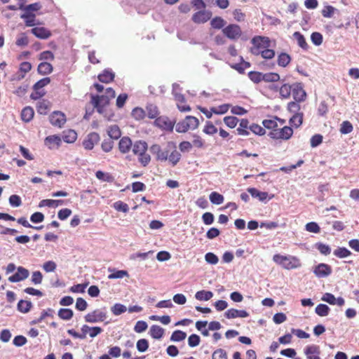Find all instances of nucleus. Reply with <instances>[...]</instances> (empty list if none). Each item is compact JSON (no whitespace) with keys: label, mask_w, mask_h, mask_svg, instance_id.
Segmentation results:
<instances>
[{"label":"nucleus","mask_w":359,"mask_h":359,"mask_svg":"<svg viewBox=\"0 0 359 359\" xmlns=\"http://www.w3.org/2000/svg\"><path fill=\"white\" fill-rule=\"evenodd\" d=\"M96 177L103 182H111L114 180V177L109 173H105L101 170H98L95 173Z\"/></svg>","instance_id":"052dcab7"},{"label":"nucleus","mask_w":359,"mask_h":359,"mask_svg":"<svg viewBox=\"0 0 359 359\" xmlns=\"http://www.w3.org/2000/svg\"><path fill=\"white\" fill-rule=\"evenodd\" d=\"M154 125L161 129L172 131L174 122L171 121L167 116H159L155 119Z\"/></svg>","instance_id":"9b49d317"},{"label":"nucleus","mask_w":359,"mask_h":359,"mask_svg":"<svg viewBox=\"0 0 359 359\" xmlns=\"http://www.w3.org/2000/svg\"><path fill=\"white\" fill-rule=\"evenodd\" d=\"M100 140V135L97 133L92 132L87 135L82 142V145L86 150H92L95 145Z\"/></svg>","instance_id":"423d86ee"},{"label":"nucleus","mask_w":359,"mask_h":359,"mask_svg":"<svg viewBox=\"0 0 359 359\" xmlns=\"http://www.w3.org/2000/svg\"><path fill=\"white\" fill-rule=\"evenodd\" d=\"M175 100L177 101V106L180 111H189L191 110V107L186 104L185 97L183 95H177L175 96Z\"/></svg>","instance_id":"bb28decb"},{"label":"nucleus","mask_w":359,"mask_h":359,"mask_svg":"<svg viewBox=\"0 0 359 359\" xmlns=\"http://www.w3.org/2000/svg\"><path fill=\"white\" fill-rule=\"evenodd\" d=\"M248 191L253 198H257L260 201H264L268 198V193L265 191H260L256 188H248Z\"/></svg>","instance_id":"c85d7f7f"},{"label":"nucleus","mask_w":359,"mask_h":359,"mask_svg":"<svg viewBox=\"0 0 359 359\" xmlns=\"http://www.w3.org/2000/svg\"><path fill=\"white\" fill-rule=\"evenodd\" d=\"M31 32L37 38L46 39L51 36V32L43 27H36L32 29Z\"/></svg>","instance_id":"aec40b11"},{"label":"nucleus","mask_w":359,"mask_h":359,"mask_svg":"<svg viewBox=\"0 0 359 359\" xmlns=\"http://www.w3.org/2000/svg\"><path fill=\"white\" fill-rule=\"evenodd\" d=\"M212 16V13L208 11L203 10L195 13L192 16V21L196 24L205 23L208 21Z\"/></svg>","instance_id":"2eb2a0df"},{"label":"nucleus","mask_w":359,"mask_h":359,"mask_svg":"<svg viewBox=\"0 0 359 359\" xmlns=\"http://www.w3.org/2000/svg\"><path fill=\"white\" fill-rule=\"evenodd\" d=\"M107 318V313L99 309L94 310L93 312L86 314L84 316L85 321L90 323L102 322Z\"/></svg>","instance_id":"1a4fd4ad"},{"label":"nucleus","mask_w":359,"mask_h":359,"mask_svg":"<svg viewBox=\"0 0 359 359\" xmlns=\"http://www.w3.org/2000/svg\"><path fill=\"white\" fill-rule=\"evenodd\" d=\"M147 115L149 118H156L159 112L158 107L154 104L147 106Z\"/></svg>","instance_id":"5fc2aeb1"},{"label":"nucleus","mask_w":359,"mask_h":359,"mask_svg":"<svg viewBox=\"0 0 359 359\" xmlns=\"http://www.w3.org/2000/svg\"><path fill=\"white\" fill-rule=\"evenodd\" d=\"M50 108V103L49 101L42 100L37 103L36 111L39 114L46 115L48 113Z\"/></svg>","instance_id":"a878e982"},{"label":"nucleus","mask_w":359,"mask_h":359,"mask_svg":"<svg viewBox=\"0 0 359 359\" xmlns=\"http://www.w3.org/2000/svg\"><path fill=\"white\" fill-rule=\"evenodd\" d=\"M133 146L132 140L128 137H123L118 142V149L121 153L126 154L130 151Z\"/></svg>","instance_id":"6ab92c4d"},{"label":"nucleus","mask_w":359,"mask_h":359,"mask_svg":"<svg viewBox=\"0 0 359 359\" xmlns=\"http://www.w3.org/2000/svg\"><path fill=\"white\" fill-rule=\"evenodd\" d=\"M50 123L59 128H61L66 123V116L64 113L55 111L49 116Z\"/></svg>","instance_id":"4468645a"},{"label":"nucleus","mask_w":359,"mask_h":359,"mask_svg":"<svg viewBox=\"0 0 359 359\" xmlns=\"http://www.w3.org/2000/svg\"><path fill=\"white\" fill-rule=\"evenodd\" d=\"M269 39L266 36H256L251 40L253 47L251 48V53L254 55H259L262 48L269 46Z\"/></svg>","instance_id":"20e7f679"},{"label":"nucleus","mask_w":359,"mask_h":359,"mask_svg":"<svg viewBox=\"0 0 359 359\" xmlns=\"http://www.w3.org/2000/svg\"><path fill=\"white\" fill-rule=\"evenodd\" d=\"M109 271L111 272V273L108 275L109 279L123 278L126 276H128V271L125 270H116L109 269Z\"/></svg>","instance_id":"e433bc0d"},{"label":"nucleus","mask_w":359,"mask_h":359,"mask_svg":"<svg viewBox=\"0 0 359 359\" xmlns=\"http://www.w3.org/2000/svg\"><path fill=\"white\" fill-rule=\"evenodd\" d=\"M131 115L135 120L140 121L146 116V111L140 107H135L132 111Z\"/></svg>","instance_id":"603ef678"},{"label":"nucleus","mask_w":359,"mask_h":359,"mask_svg":"<svg viewBox=\"0 0 359 359\" xmlns=\"http://www.w3.org/2000/svg\"><path fill=\"white\" fill-rule=\"evenodd\" d=\"M127 311V307L120 303H116L113 306L111 307V313L115 316H119L125 313Z\"/></svg>","instance_id":"3c124183"},{"label":"nucleus","mask_w":359,"mask_h":359,"mask_svg":"<svg viewBox=\"0 0 359 359\" xmlns=\"http://www.w3.org/2000/svg\"><path fill=\"white\" fill-rule=\"evenodd\" d=\"M37 70L39 74L41 75H47L53 72V67L50 63L43 62L39 65Z\"/></svg>","instance_id":"c756f323"},{"label":"nucleus","mask_w":359,"mask_h":359,"mask_svg":"<svg viewBox=\"0 0 359 359\" xmlns=\"http://www.w3.org/2000/svg\"><path fill=\"white\" fill-rule=\"evenodd\" d=\"M199 126V121L192 116H187L186 118L176 125V131L178 133H186L189 130H195Z\"/></svg>","instance_id":"f03ea898"},{"label":"nucleus","mask_w":359,"mask_h":359,"mask_svg":"<svg viewBox=\"0 0 359 359\" xmlns=\"http://www.w3.org/2000/svg\"><path fill=\"white\" fill-rule=\"evenodd\" d=\"M139 163L143 166L146 167L151 161V156L147 153V149H144L140 154L137 155Z\"/></svg>","instance_id":"58836bf2"},{"label":"nucleus","mask_w":359,"mask_h":359,"mask_svg":"<svg viewBox=\"0 0 359 359\" xmlns=\"http://www.w3.org/2000/svg\"><path fill=\"white\" fill-rule=\"evenodd\" d=\"M53 313H54V311L52 309H48L47 310H43L41 313L40 317L32 320L30 322V324L31 325H36V324L41 323L45 318L49 317V316L52 317Z\"/></svg>","instance_id":"37998d69"},{"label":"nucleus","mask_w":359,"mask_h":359,"mask_svg":"<svg viewBox=\"0 0 359 359\" xmlns=\"http://www.w3.org/2000/svg\"><path fill=\"white\" fill-rule=\"evenodd\" d=\"M224 196L216 191L212 192L210 195V201L215 205L222 204L224 202Z\"/></svg>","instance_id":"13d9d810"},{"label":"nucleus","mask_w":359,"mask_h":359,"mask_svg":"<svg viewBox=\"0 0 359 359\" xmlns=\"http://www.w3.org/2000/svg\"><path fill=\"white\" fill-rule=\"evenodd\" d=\"M77 138V133L73 130H68L64 132L63 140L67 143H73Z\"/></svg>","instance_id":"ea45409f"},{"label":"nucleus","mask_w":359,"mask_h":359,"mask_svg":"<svg viewBox=\"0 0 359 359\" xmlns=\"http://www.w3.org/2000/svg\"><path fill=\"white\" fill-rule=\"evenodd\" d=\"M263 73L252 71L248 73L249 79L255 83H259L263 81Z\"/></svg>","instance_id":"e2e57ef3"},{"label":"nucleus","mask_w":359,"mask_h":359,"mask_svg":"<svg viewBox=\"0 0 359 359\" xmlns=\"http://www.w3.org/2000/svg\"><path fill=\"white\" fill-rule=\"evenodd\" d=\"M223 34L231 40H238L242 35L241 27L236 24H230L222 29Z\"/></svg>","instance_id":"39448f33"},{"label":"nucleus","mask_w":359,"mask_h":359,"mask_svg":"<svg viewBox=\"0 0 359 359\" xmlns=\"http://www.w3.org/2000/svg\"><path fill=\"white\" fill-rule=\"evenodd\" d=\"M114 73L111 70L105 69L98 75V79L102 83H109L114 79Z\"/></svg>","instance_id":"b1692460"},{"label":"nucleus","mask_w":359,"mask_h":359,"mask_svg":"<svg viewBox=\"0 0 359 359\" xmlns=\"http://www.w3.org/2000/svg\"><path fill=\"white\" fill-rule=\"evenodd\" d=\"M353 130L352 123L348 121H343L340 125L339 131L343 135L351 133Z\"/></svg>","instance_id":"8fccbe9b"},{"label":"nucleus","mask_w":359,"mask_h":359,"mask_svg":"<svg viewBox=\"0 0 359 359\" xmlns=\"http://www.w3.org/2000/svg\"><path fill=\"white\" fill-rule=\"evenodd\" d=\"M333 254L339 258H344L347 257L349 255H351V252L350 250H348L346 248H338L337 249L334 250L333 252Z\"/></svg>","instance_id":"bf43d9fd"},{"label":"nucleus","mask_w":359,"mask_h":359,"mask_svg":"<svg viewBox=\"0 0 359 359\" xmlns=\"http://www.w3.org/2000/svg\"><path fill=\"white\" fill-rule=\"evenodd\" d=\"M201 337L196 334H191L188 338V345L191 347H196L199 345Z\"/></svg>","instance_id":"338daca9"},{"label":"nucleus","mask_w":359,"mask_h":359,"mask_svg":"<svg viewBox=\"0 0 359 359\" xmlns=\"http://www.w3.org/2000/svg\"><path fill=\"white\" fill-rule=\"evenodd\" d=\"M107 133L111 140H118L121 135V130L117 125L109 126L107 130Z\"/></svg>","instance_id":"f704fd0d"},{"label":"nucleus","mask_w":359,"mask_h":359,"mask_svg":"<svg viewBox=\"0 0 359 359\" xmlns=\"http://www.w3.org/2000/svg\"><path fill=\"white\" fill-rule=\"evenodd\" d=\"M332 272L331 266L327 264L321 263L318 264L313 269V273L318 278H325L329 276Z\"/></svg>","instance_id":"9d476101"},{"label":"nucleus","mask_w":359,"mask_h":359,"mask_svg":"<svg viewBox=\"0 0 359 359\" xmlns=\"http://www.w3.org/2000/svg\"><path fill=\"white\" fill-rule=\"evenodd\" d=\"M168 147L172 149V151H170L168 154V161L172 166H175L181 159V154L176 149V145L174 142H168Z\"/></svg>","instance_id":"ddd939ff"},{"label":"nucleus","mask_w":359,"mask_h":359,"mask_svg":"<svg viewBox=\"0 0 359 359\" xmlns=\"http://www.w3.org/2000/svg\"><path fill=\"white\" fill-rule=\"evenodd\" d=\"M22 19L25 20V25L27 27H33L35 25L38 24L36 22V15L32 12H26L25 11L20 16Z\"/></svg>","instance_id":"4be33fe9"},{"label":"nucleus","mask_w":359,"mask_h":359,"mask_svg":"<svg viewBox=\"0 0 359 359\" xmlns=\"http://www.w3.org/2000/svg\"><path fill=\"white\" fill-rule=\"evenodd\" d=\"M304 114L303 113H295L293 116L290 118L289 123L291 127H294L297 128L300 127L303 123Z\"/></svg>","instance_id":"393cba45"},{"label":"nucleus","mask_w":359,"mask_h":359,"mask_svg":"<svg viewBox=\"0 0 359 359\" xmlns=\"http://www.w3.org/2000/svg\"><path fill=\"white\" fill-rule=\"evenodd\" d=\"M262 79L265 82H276L280 80V75L276 72H269L263 74Z\"/></svg>","instance_id":"09e8293b"},{"label":"nucleus","mask_w":359,"mask_h":359,"mask_svg":"<svg viewBox=\"0 0 359 359\" xmlns=\"http://www.w3.org/2000/svg\"><path fill=\"white\" fill-rule=\"evenodd\" d=\"M151 152L155 155L158 161H165L168 160L170 149H163L159 144H155L150 147Z\"/></svg>","instance_id":"6e6552de"},{"label":"nucleus","mask_w":359,"mask_h":359,"mask_svg":"<svg viewBox=\"0 0 359 359\" xmlns=\"http://www.w3.org/2000/svg\"><path fill=\"white\" fill-rule=\"evenodd\" d=\"M149 341L146 339H140L137 341L136 347L139 352H145L149 348Z\"/></svg>","instance_id":"0e129e2a"},{"label":"nucleus","mask_w":359,"mask_h":359,"mask_svg":"<svg viewBox=\"0 0 359 359\" xmlns=\"http://www.w3.org/2000/svg\"><path fill=\"white\" fill-rule=\"evenodd\" d=\"M29 271L22 266L17 269V272L8 278V280L12 283L19 282L26 279L29 276Z\"/></svg>","instance_id":"dca6fc26"},{"label":"nucleus","mask_w":359,"mask_h":359,"mask_svg":"<svg viewBox=\"0 0 359 359\" xmlns=\"http://www.w3.org/2000/svg\"><path fill=\"white\" fill-rule=\"evenodd\" d=\"M31 69H32V65H31L30 62H22L20 65V67H19V72L21 74L18 76L17 79L18 80L22 79L25 76V74L27 72H29Z\"/></svg>","instance_id":"c9c22d12"},{"label":"nucleus","mask_w":359,"mask_h":359,"mask_svg":"<svg viewBox=\"0 0 359 359\" xmlns=\"http://www.w3.org/2000/svg\"><path fill=\"white\" fill-rule=\"evenodd\" d=\"M50 83L49 77H45L38 81L33 86L34 90H43L42 88Z\"/></svg>","instance_id":"69168bd1"},{"label":"nucleus","mask_w":359,"mask_h":359,"mask_svg":"<svg viewBox=\"0 0 359 359\" xmlns=\"http://www.w3.org/2000/svg\"><path fill=\"white\" fill-rule=\"evenodd\" d=\"M293 37L297 41L299 47L305 50H308L309 45L302 34H301L299 32H295L293 34Z\"/></svg>","instance_id":"7c9ffc66"},{"label":"nucleus","mask_w":359,"mask_h":359,"mask_svg":"<svg viewBox=\"0 0 359 359\" xmlns=\"http://www.w3.org/2000/svg\"><path fill=\"white\" fill-rule=\"evenodd\" d=\"M224 316L228 319L236 318H246L249 316V313L245 310L230 309L224 313Z\"/></svg>","instance_id":"a211bd4d"},{"label":"nucleus","mask_w":359,"mask_h":359,"mask_svg":"<svg viewBox=\"0 0 359 359\" xmlns=\"http://www.w3.org/2000/svg\"><path fill=\"white\" fill-rule=\"evenodd\" d=\"M192 146L201 149L206 147L205 140L198 135H193Z\"/></svg>","instance_id":"de8ad7c7"},{"label":"nucleus","mask_w":359,"mask_h":359,"mask_svg":"<svg viewBox=\"0 0 359 359\" xmlns=\"http://www.w3.org/2000/svg\"><path fill=\"white\" fill-rule=\"evenodd\" d=\"M262 125L264 127V129L266 128L270 130V131H273L276 130L278 127V124L276 122L274 116L271 119H264L262 121Z\"/></svg>","instance_id":"a18cd8bd"},{"label":"nucleus","mask_w":359,"mask_h":359,"mask_svg":"<svg viewBox=\"0 0 359 359\" xmlns=\"http://www.w3.org/2000/svg\"><path fill=\"white\" fill-rule=\"evenodd\" d=\"M230 107L231 105L229 104H223L217 107H212L211 110L215 114H224L229 111Z\"/></svg>","instance_id":"680f3d73"},{"label":"nucleus","mask_w":359,"mask_h":359,"mask_svg":"<svg viewBox=\"0 0 359 359\" xmlns=\"http://www.w3.org/2000/svg\"><path fill=\"white\" fill-rule=\"evenodd\" d=\"M32 307V303L30 301L20 299L17 305L18 310L23 313H28Z\"/></svg>","instance_id":"2f4dec72"},{"label":"nucleus","mask_w":359,"mask_h":359,"mask_svg":"<svg viewBox=\"0 0 359 359\" xmlns=\"http://www.w3.org/2000/svg\"><path fill=\"white\" fill-rule=\"evenodd\" d=\"M321 299L330 305H338L341 306L344 304L345 301L341 297L336 298L332 293H324Z\"/></svg>","instance_id":"f3484780"},{"label":"nucleus","mask_w":359,"mask_h":359,"mask_svg":"<svg viewBox=\"0 0 359 359\" xmlns=\"http://www.w3.org/2000/svg\"><path fill=\"white\" fill-rule=\"evenodd\" d=\"M320 347L317 345H310L307 346L304 348V354L308 356H311L312 354H316V355H320Z\"/></svg>","instance_id":"6e6d98bb"},{"label":"nucleus","mask_w":359,"mask_h":359,"mask_svg":"<svg viewBox=\"0 0 359 359\" xmlns=\"http://www.w3.org/2000/svg\"><path fill=\"white\" fill-rule=\"evenodd\" d=\"M292 90V84L289 83L283 84L279 89V94L282 99H288Z\"/></svg>","instance_id":"cd10ccee"},{"label":"nucleus","mask_w":359,"mask_h":359,"mask_svg":"<svg viewBox=\"0 0 359 359\" xmlns=\"http://www.w3.org/2000/svg\"><path fill=\"white\" fill-rule=\"evenodd\" d=\"M109 97L105 95H92L91 103L99 112L102 111V108L109 103Z\"/></svg>","instance_id":"f8f14e48"},{"label":"nucleus","mask_w":359,"mask_h":359,"mask_svg":"<svg viewBox=\"0 0 359 359\" xmlns=\"http://www.w3.org/2000/svg\"><path fill=\"white\" fill-rule=\"evenodd\" d=\"M64 203V201L62 200H53V199H43L40 201L39 206L40 208L47 206V207H57Z\"/></svg>","instance_id":"473e14b6"},{"label":"nucleus","mask_w":359,"mask_h":359,"mask_svg":"<svg viewBox=\"0 0 359 359\" xmlns=\"http://www.w3.org/2000/svg\"><path fill=\"white\" fill-rule=\"evenodd\" d=\"M133 153L137 156L140 154L144 149H148L147 143L142 140L136 141L132 146Z\"/></svg>","instance_id":"5701e85b"},{"label":"nucleus","mask_w":359,"mask_h":359,"mask_svg":"<svg viewBox=\"0 0 359 359\" xmlns=\"http://www.w3.org/2000/svg\"><path fill=\"white\" fill-rule=\"evenodd\" d=\"M34 109L30 107H25L21 112V118L25 122L30 121L34 117Z\"/></svg>","instance_id":"4c0bfd02"},{"label":"nucleus","mask_w":359,"mask_h":359,"mask_svg":"<svg viewBox=\"0 0 359 359\" xmlns=\"http://www.w3.org/2000/svg\"><path fill=\"white\" fill-rule=\"evenodd\" d=\"M291 62V57L286 53H281L278 55L277 62L280 67H285Z\"/></svg>","instance_id":"72a5a7b5"},{"label":"nucleus","mask_w":359,"mask_h":359,"mask_svg":"<svg viewBox=\"0 0 359 359\" xmlns=\"http://www.w3.org/2000/svg\"><path fill=\"white\" fill-rule=\"evenodd\" d=\"M273 261L286 270L296 269L302 266L300 259L292 255L276 254L273 256Z\"/></svg>","instance_id":"f257e3e1"},{"label":"nucleus","mask_w":359,"mask_h":359,"mask_svg":"<svg viewBox=\"0 0 359 359\" xmlns=\"http://www.w3.org/2000/svg\"><path fill=\"white\" fill-rule=\"evenodd\" d=\"M293 133L292 127L284 126L281 128H278L273 131H270L268 135L273 140H288L292 137Z\"/></svg>","instance_id":"7ed1b4c3"},{"label":"nucleus","mask_w":359,"mask_h":359,"mask_svg":"<svg viewBox=\"0 0 359 359\" xmlns=\"http://www.w3.org/2000/svg\"><path fill=\"white\" fill-rule=\"evenodd\" d=\"M292 94L293 99L297 102H304L306 98V93L304 90L303 86L301 83H292Z\"/></svg>","instance_id":"0eeeda50"},{"label":"nucleus","mask_w":359,"mask_h":359,"mask_svg":"<svg viewBox=\"0 0 359 359\" xmlns=\"http://www.w3.org/2000/svg\"><path fill=\"white\" fill-rule=\"evenodd\" d=\"M57 315L61 319L68 320L73 317L74 312L70 309L61 308L59 309Z\"/></svg>","instance_id":"c03bdc74"},{"label":"nucleus","mask_w":359,"mask_h":359,"mask_svg":"<svg viewBox=\"0 0 359 359\" xmlns=\"http://www.w3.org/2000/svg\"><path fill=\"white\" fill-rule=\"evenodd\" d=\"M330 311V307L325 304H319L315 309L316 313L321 317L327 316Z\"/></svg>","instance_id":"79ce46f5"},{"label":"nucleus","mask_w":359,"mask_h":359,"mask_svg":"<svg viewBox=\"0 0 359 359\" xmlns=\"http://www.w3.org/2000/svg\"><path fill=\"white\" fill-rule=\"evenodd\" d=\"M186 337H187L186 332H184L182 330H175L172 333L171 337H170V341H175V342H179V341H183L184 339H185Z\"/></svg>","instance_id":"49530a36"},{"label":"nucleus","mask_w":359,"mask_h":359,"mask_svg":"<svg viewBox=\"0 0 359 359\" xmlns=\"http://www.w3.org/2000/svg\"><path fill=\"white\" fill-rule=\"evenodd\" d=\"M212 359H227L226 351L222 348H218L215 351L212 355Z\"/></svg>","instance_id":"774afa93"},{"label":"nucleus","mask_w":359,"mask_h":359,"mask_svg":"<svg viewBox=\"0 0 359 359\" xmlns=\"http://www.w3.org/2000/svg\"><path fill=\"white\" fill-rule=\"evenodd\" d=\"M149 334L153 339H160L163 337L165 330L159 325H153L150 327Z\"/></svg>","instance_id":"412c9836"},{"label":"nucleus","mask_w":359,"mask_h":359,"mask_svg":"<svg viewBox=\"0 0 359 359\" xmlns=\"http://www.w3.org/2000/svg\"><path fill=\"white\" fill-rule=\"evenodd\" d=\"M61 138L57 135H50L45 139V144L49 148H52L54 145L60 146Z\"/></svg>","instance_id":"a19ab883"},{"label":"nucleus","mask_w":359,"mask_h":359,"mask_svg":"<svg viewBox=\"0 0 359 359\" xmlns=\"http://www.w3.org/2000/svg\"><path fill=\"white\" fill-rule=\"evenodd\" d=\"M203 132L209 135H213L217 133V128L211 121H206Z\"/></svg>","instance_id":"4d7b16f0"},{"label":"nucleus","mask_w":359,"mask_h":359,"mask_svg":"<svg viewBox=\"0 0 359 359\" xmlns=\"http://www.w3.org/2000/svg\"><path fill=\"white\" fill-rule=\"evenodd\" d=\"M226 22L221 17H215L210 21V25L214 29H222L224 27Z\"/></svg>","instance_id":"864d4df0"}]
</instances>
